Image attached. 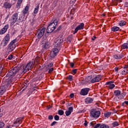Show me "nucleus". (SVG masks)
Masks as SVG:
<instances>
[{"label":"nucleus","instance_id":"nucleus-41","mask_svg":"<svg viewBox=\"0 0 128 128\" xmlns=\"http://www.w3.org/2000/svg\"><path fill=\"white\" fill-rule=\"evenodd\" d=\"M65 114H66V116H70L72 114V112L68 111V110L65 112Z\"/></svg>","mask_w":128,"mask_h":128},{"label":"nucleus","instance_id":"nucleus-58","mask_svg":"<svg viewBox=\"0 0 128 128\" xmlns=\"http://www.w3.org/2000/svg\"><path fill=\"white\" fill-rule=\"evenodd\" d=\"M125 5L126 7L128 8V2H126Z\"/></svg>","mask_w":128,"mask_h":128},{"label":"nucleus","instance_id":"nucleus-47","mask_svg":"<svg viewBox=\"0 0 128 128\" xmlns=\"http://www.w3.org/2000/svg\"><path fill=\"white\" fill-rule=\"evenodd\" d=\"M12 58H14V56H12V54H10L8 56V59L10 60H12Z\"/></svg>","mask_w":128,"mask_h":128},{"label":"nucleus","instance_id":"nucleus-3","mask_svg":"<svg viewBox=\"0 0 128 128\" xmlns=\"http://www.w3.org/2000/svg\"><path fill=\"white\" fill-rule=\"evenodd\" d=\"M7 84L4 86H2L0 88V96H2L4 92L6 91V90H10V84H12V80H7Z\"/></svg>","mask_w":128,"mask_h":128},{"label":"nucleus","instance_id":"nucleus-18","mask_svg":"<svg viewBox=\"0 0 128 128\" xmlns=\"http://www.w3.org/2000/svg\"><path fill=\"white\" fill-rule=\"evenodd\" d=\"M121 48H122V50L128 49V40L126 42L124 43L121 45Z\"/></svg>","mask_w":128,"mask_h":128},{"label":"nucleus","instance_id":"nucleus-49","mask_svg":"<svg viewBox=\"0 0 128 128\" xmlns=\"http://www.w3.org/2000/svg\"><path fill=\"white\" fill-rule=\"evenodd\" d=\"M58 122L54 121L51 124V126H55L56 124H57Z\"/></svg>","mask_w":128,"mask_h":128},{"label":"nucleus","instance_id":"nucleus-7","mask_svg":"<svg viewBox=\"0 0 128 128\" xmlns=\"http://www.w3.org/2000/svg\"><path fill=\"white\" fill-rule=\"evenodd\" d=\"M16 39L12 40L8 44V50L10 52H12L16 48Z\"/></svg>","mask_w":128,"mask_h":128},{"label":"nucleus","instance_id":"nucleus-63","mask_svg":"<svg viewBox=\"0 0 128 128\" xmlns=\"http://www.w3.org/2000/svg\"><path fill=\"white\" fill-rule=\"evenodd\" d=\"M120 0V2H122V0Z\"/></svg>","mask_w":128,"mask_h":128},{"label":"nucleus","instance_id":"nucleus-31","mask_svg":"<svg viewBox=\"0 0 128 128\" xmlns=\"http://www.w3.org/2000/svg\"><path fill=\"white\" fill-rule=\"evenodd\" d=\"M32 62V65L34 64V66H36V64H40V61L38 60L35 59L34 62Z\"/></svg>","mask_w":128,"mask_h":128},{"label":"nucleus","instance_id":"nucleus-55","mask_svg":"<svg viewBox=\"0 0 128 128\" xmlns=\"http://www.w3.org/2000/svg\"><path fill=\"white\" fill-rule=\"evenodd\" d=\"M115 58H116V60H120V58L118 56H114Z\"/></svg>","mask_w":128,"mask_h":128},{"label":"nucleus","instance_id":"nucleus-61","mask_svg":"<svg viewBox=\"0 0 128 128\" xmlns=\"http://www.w3.org/2000/svg\"><path fill=\"white\" fill-rule=\"evenodd\" d=\"M9 16V15H8L7 16H6V18H8Z\"/></svg>","mask_w":128,"mask_h":128},{"label":"nucleus","instance_id":"nucleus-52","mask_svg":"<svg viewBox=\"0 0 128 128\" xmlns=\"http://www.w3.org/2000/svg\"><path fill=\"white\" fill-rule=\"evenodd\" d=\"M74 94H70V98H74Z\"/></svg>","mask_w":128,"mask_h":128},{"label":"nucleus","instance_id":"nucleus-22","mask_svg":"<svg viewBox=\"0 0 128 128\" xmlns=\"http://www.w3.org/2000/svg\"><path fill=\"white\" fill-rule=\"evenodd\" d=\"M121 94L120 90H116L114 92V94L116 96H120Z\"/></svg>","mask_w":128,"mask_h":128},{"label":"nucleus","instance_id":"nucleus-6","mask_svg":"<svg viewBox=\"0 0 128 128\" xmlns=\"http://www.w3.org/2000/svg\"><path fill=\"white\" fill-rule=\"evenodd\" d=\"M62 38H56L54 40L53 46L54 48H59L60 46H62Z\"/></svg>","mask_w":128,"mask_h":128},{"label":"nucleus","instance_id":"nucleus-59","mask_svg":"<svg viewBox=\"0 0 128 128\" xmlns=\"http://www.w3.org/2000/svg\"><path fill=\"white\" fill-rule=\"evenodd\" d=\"M69 38H68V41L69 42H72V39H68Z\"/></svg>","mask_w":128,"mask_h":128},{"label":"nucleus","instance_id":"nucleus-48","mask_svg":"<svg viewBox=\"0 0 128 128\" xmlns=\"http://www.w3.org/2000/svg\"><path fill=\"white\" fill-rule=\"evenodd\" d=\"M70 66L72 68L74 66V62H70Z\"/></svg>","mask_w":128,"mask_h":128},{"label":"nucleus","instance_id":"nucleus-15","mask_svg":"<svg viewBox=\"0 0 128 128\" xmlns=\"http://www.w3.org/2000/svg\"><path fill=\"white\" fill-rule=\"evenodd\" d=\"M8 24H7L4 26V27L0 30V34H6L8 29Z\"/></svg>","mask_w":128,"mask_h":128},{"label":"nucleus","instance_id":"nucleus-13","mask_svg":"<svg viewBox=\"0 0 128 128\" xmlns=\"http://www.w3.org/2000/svg\"><path fill=\"white\" fill-rule=\"evenodd\" d=\"M90 88H82L80 91V94L82 96H86L88 94V92H90Z\"/></svg>","mask_w":128,"mask_h":128},{"label":"nucleus","instance_id":"nucleus-34","mask_svg":"<svg viewBox=\"0 0 128 128\" xmlns=\"http://www.w3.org/2000/svg\"><path fill=\"white\" fill-rule=\"evenodd\" d=\"M90 126H93L94 128V126H95V124H96V121H92L90 123Z\"/></svg>","mask_w":128,"mask_h":128},{"label":"nucleus","instance_id":"nucleus-24","mask_svg":"<svg viewBox=\"0 0 128 128\" xmlns=\"http://www.w3.org/2000/svg\"><path fill=\"white\" fill-rule=\"evenodd\" d=\"M22 0H18L16 4L17 8H20V6L22 4Z\"/></svg>","mask_w":128,"mask_h":128},{"label":"nucleus","instance_id":"nucleus-28","mask_svg":"<svg viewBox=\"0 0 128 128\" xmlns=\"http://www.w3.org/2000/svg\"><path fill=\"white\" fill-rule=\"evenodd\" d=\"M112 115V112H108L104 113V116L105 118H110Z\"/></svg>","mask_w":128,"mask_h":128},{"label":"nucleus","instance_id":"nucleus-36","mask_svg":"<svg viewBox=\"0 0 128 128\" xmlns=\"http://www.w3.org/2000/svg\"><path fill=\"white\" fill-rule=\"evenodd\" d=\"M38 8H39L38 6H36V8H34V14H38Z\"/></svg>","mask_w":128,"mask_h":128},{"label":"nucleus","instance_id":"nucleus-33","mask_svg":"<svg viewBox=\"0 0 128 128\" xmlns=\"http://www.w3.org/2000/svg\"><path fill=\"white\" fill-rule=\"evenodd\" d=\"M128 69H125L122 72V74H128Z\"/></svg>","mask_w":128,"mask_h":128},{"label":"nucleus","instance_id":"nucleus-16","mask_svg":"<svg viewBox=\"0 0 128 128\" xmlns=\"http://www.w3.org/2000/svg\"><path fill=\"white\" fill-rule=\"evenodd\" d=\"M42 48L43 50H48L50 48V43L46 41H44L42 44Z\"/></svg>","mask_w":128,"mask_h":128},{"label":"nucleus","instance_id":"nucleus-19","mask_svg":"<svg viewBox=\"0 0 128 128\" xmlns=\"http://www.w3.org/2000/svg\"><path fill=\"white\" fill-rule=\"evenodd\" d=\"M4 6L5 8H12V4L8 2H6L4 4Z\"/></svg>","mask_w":128,"mask_h":128},{"label":"nucleus","instance_id":"nucleus-60","mask_svg":"<svg viewBox=\"0 0 128 128\" xmlns=\"http://www.w3.org/2000/svg\"><path fill=\"white\" fill-rule=\"evenodd\" d=\"M75 10H76V9H74V8H72V10H71V12H75Z\"/></svg>","mask_w":128,"mask_h":128},{"label":"nucleus","instance_id":"nucleus-5","mask_svg":"<svg viewBox=\"0 0 128 128\" xmlns=\"http://www.w3.org/2000/svg\"><path fill=\"white\" fill-rule=\"evenodd\" d=\"M60 52V50L56 47H54L50 53V58H56Z\"/></svg>","mask_w":128,"mask_h":128},{"label":"nucleus","instance_id":"nucleus-44","mask_svg":"<svg viewBox=\"0 0 128 128\" xmlns=\"http://www.w3.org/2000/svg\"><path fill=\"white\" fill-rule=\"evenodd\" d=\"M48 74H52V72H54V68H52L50 69H48Z\"/></svg>","mask_w":128,"mask_h":128},{"label":"nucleus","instance_id":"nucleus-2","mask_svg":"<svg viewBox=\"0 0 128 128\" xmlns=\"http://www.w3.org/2000/svg\"><path fill=\"white\" fill-rule=\"evenodd\" d=\"M56 26H58V20H54V22L50 23L48 26L46 30V33L50 34V32H52L56 30Z\"/></svg>","mask_w":128,"mask_h":128},{"label":"nucleus","instance_id":"nucleus-42","mask_svg":"<svg viewBox=\"0 0 128 128\" xmlns=\"http://www.w3.org/2000/svg\"><path fill=\"white\" fill-rule=\"evenodd\" d=\"M67 78L68 79L70 82H72V76H68L67 77Z\"/></svg>","mask_w":128,"mask_h":128},{"label":"nucleus","instance_id":"nucleus-50","mask_svg":"<svg viewBox=\"0 0 128 128\" xmlns=\"http://www.w3.org/2000/svg\"><path fill=\"white\" fill-rule=\"evenodd\" d=\"M77 70L76 69H74L72 70V74H76V72H77Z\"/></svg>","mask_w":128,"mask_h":128},{"label":"nucleus","instance_id":"nucleus-51","mask_svg":"<svg viewBox=\"0 0 128 128\" xmlns=\"http://www.w3.org/2000/svg\"><path fill=\"white\" fill-rule=\"evenodd\" d=\"M52 118H54V116H52L50 115L48 116V120H52Z\"/></svg>","mask_w":128,"mask_h":128},{"label":"nucleus","instance_id":"nucleus-4","mask_svg":"<svg viewBox=\"0 0 128 128\" xmlns=\"http://www.w3.org/2000/svg\"><path fill=\"white\" fill-rule=\"evenodd\" d=\"M18 20H20V17L18 18V14L16 12L12 14L9 22H10L11 24H14Z\"/></svg>","mask_w":128,"mask_h":128},{"label":"nucleus","instance_id":"nucleus-27","mask_svg":"<svg viewBox=\"0 0 128 128\" xmlns=\"http://www.w3.org/2000/svg\"><path fill=\"white\" fill-rule=\"evenodd\" d=\"M4 40L8 42H10V34H8L4 38Z\"/></svg>","mask_w":128,"mask_h":128},{"label":"nucleus","instance_id":"nucleus-54","mask_svg":"<svg viewBox=\"0 0 128 128\" xmlns=\"http://www.w3.org/2000/svg\"><path fill=\"white\" fill-rule=\"evenodd\" d=\"M114 70H115V72H118V67L115 68H114Z\"/></svg>","mask_w":128,"mask_h":128},{"label":"nucleus","instance_id":"nucleus-40","mask_svg":"<svg viewBox=\"0 0 128 128\" xmlns=\"http://www.w3.org/2000/svg\"><path fill=\"white\" fill-rule=\"evenodd\" d=\"M64 110H59L58 111V114H60V116H62V114H64Z\"/></svg>","mask_w":128,"mask_h":128},{"label":"nucleus","instance_id":"nucleus-23","mask_svg":"<svg viewBox=\"0 0 128 128\" xmlns=\"http://www.w3.org/2000/svg\"><path fill=\"white\" fill-rule=\"evenodd\" d=\"M112 32H118L120 30V28L116 26H114L112 28H111Z\"/></svg>","mask_w":128,"mask_h":128},{"label":"nucleus","instance_id":"nucleus-14","mask_svg":"<svg viewBox=\"0 0 128 128\" xmlns=\"http://www.w3.org/2000/svg\"><path fill=\"white\" fill-rule=\"evenodd\" d=\"M100 80V75H98L91 80L90 82L92 84H94V82H98Z\"/></svg>","mask_w":128,"mask_h":128},{"label":"nucleus","instance_id":"nucleus-46","mask_svg":"<svg viewBox=\"0 0 128 128\" xmlns=\"http://www.w3.org/2000/svg\"><path fill=\"white\" fill-rule=\"evenodd\" d=\"M68 110L69 112H73V110H74V108H72V106L70 107V108H68Z\"/></svg>","mask_w":128,"mask_h":128},{"label":"nucleus","instance_id":"nucleus-57","mask_svg":"<svg viewBox=\"0 0 128 128\" xmlns=\"http://www.w3.org/2000/svg\"><path fill=\"white\" fill-rule=\"evenodd\" d=\"M94 38H96V36H94L93 38H92V40H94Z\"/></svg>","mask_w":128,"mask_h":128},{"label":"nucleus","instance_id":"nucleus-21","mask_svg":"<svg viewBox=\"0 0 128 128\" xmlns=\"http://www.w3.org/2000/svg\"><path fill=\"white\" fill-rule=\"evenodd\" d=\"M94 102V99L91 98H87L85 99V102L86 104H92Z\"/></svg>","mask_w":128,"mask_h":128},{"label":"nucleus","instance_id":"nucleus-12","mask_svg":"<svg viewBox=\"0 0 128 128\" xmlns=\"http://www.w3.org/2000/svg\"><path fill=\"white\" fill-rule=\"evenodd\" d=\"M40 32H39L38 38H40L42 36H44V32L46 30V28L42 26L40 28Z\"/></svg>","mask_w":128,"mask_h":128},{"label":"nucleus","instance_id":"nucleus-62","mask_svg":"<svg viewBox=\"0 0 128 128\" xmlns=\"http://www.w3.org/2000/svg\"><path fill=\"white\" fill-rule=\"evenodd\" d=\"M74 13H72V16H74Z\"/></svg>","mask_w":128,"mask_h":128},{"label":"nucleus","instance_id":"nucleus-11","mask_svg":"<svg viewBox=\"0 0 128 128\" xmlns=\"http://www.w3.org/2000/svg\"><path fill=\"white\" fill-rule=\"evenodd\" d=\"M114 82L113 80H111L106 82V85L108 86L107 88H108L109 90H112V88H114L116 87V85H114V84H113Z\"/></svg>","mask_w":128,"mask_h":128},{"label":"nucleus","instance_id":"nucleus-26","mask_svg":"<svg viewBox=\"0 0 128 128\" xmlns=\"http://www.w3.org/2000/svg\"><path fill=\"white\" fill-rule=\"evenodd\" d=\"M8 42H7L4 39H3L1 42V44H2V46H6L8 45Z\"/></svg>","mask_w":128,"mask_h":128},{"label":"nucleus","instance_id":"nucleus-10","mask_svg":"<svg viewBox=\"0 0 128 128\" xmlns=\"http://www.w3.org/2000/svg\"><path fill=\"white\" fill-rule=\"evenodd\" d=\"M84 24L82 22L80 23V24L78 25L75 28L73 32V34H76L78 30H84Z\"/></svg>","mask_w":128,"mask_h":128},{"label":"nucleus","instance_id":"nucleus-17","mask_svg":"<svg viewBox=\"0 0 128 128\" xmlns=\"http://www.w3.org/2000/svg\"><path fill=\"white\" fill-rule=\"evenodd\" d=\"M126 94L124 92L122 93V94H120V95L118 96V98L116 97L114 98V100H122L123 98H124V96H126Z\"/></svg>","mask_w":128,"mask_h":128},{"label":"nucleus","instance_id":"nucleus-53","mask_svg":"<svg viewBox=\"0 0 128 128\" xmlns=\"http://www.w3.org/2000/svg\"><path fill=\"white\" fill-rule=\"evenodd\" d=\"M124 70H128V65H125L124 67Z\"/></svg>","mask_w":128,"mask_h":128},{"label":"nucleus","instance_id":"nucleus-1","mask_svg":"<svg viewBox=\"0 0 128 128\" xmlns=\"http://www.w3.org/2000/svg\"><path fill=\"white\" fill-rule=\"evenodd\" d=\"M34 62H28L26 66H24L22 68L19 69L18 67L16 66L14 68H12L6 74L8 78H12V76H14L16 74V72H21V74H26V72H28L32 68Z\"/></svg>","mask_w":128,"mask_h":128},{"label":"nucleus","instance_id":"nucleus-29","mask_svg":"<svg viewBox=\"0 0 128 128\" xmlns=\"http://www.w3.org/2000/svg\"><path fill=\"white\" fill-rule=\"evenodd\" d=\"M54 66V64L52 63H50L48 65H47L46 68V70H48L50 68H52Z\"/></svg>","mask_w":128,"mask_h":128},{"label":"nucleus","instance_id":"nucleus-20","mask_svg":"<svg viewBox=\"0 0 128 128\" xmlns=\"http://www.w3.org/2000/svg\"><path fill=\"white\" fill-rule=\"evenodd\" d=\"M29 10H30V8H28V6H26L22 10L23 14H24V16H25V14H28Z\"/></svg>","mask_w":128,"mask_h":128},{"label":"nucleus","instance_id":"nucleus-30","mask_svg":"<svg viewBox=\"0 0 128 128\" xmlns=\"http://www.w3.org/2000/svg\"><path fill=\"white\" fill-rule=\"evenodd\" d=\"M4 64L2 63L0 64V76L2 74V68H4Z\"/></svg>","mask_w":128,"mask_h":128},{"label":"nucleus","instance_id":"nucleus-39","mask_svg":"<svg viewBox=\"0 0 128 128\" xmlns=\"http://www.w3.org/2000/svg\"><path fill=\"white\" fill-rule=\"evenodd\" d=\"M4 123L2 122H0V128H4Z\"/></svg>","mask_w":128,"mask_h":128},{"label":"nucleus","instance_id":"nucleus-8","mask_svg":"<svg viewBox=\"0 0 128 128\" xmlns=\"http://www.w3.org/2000/svg\"><path fill=\"white\" fill-rule=\"evenodd\" d=\"M24 116H22L17 118L16 120L12 124V126H18L22 122V120H24Z\"/></svg>","mask_w":128,"mask_h":128},{"label":"nucleus","instance_id":"nucleus-35","mask_svg":"<svg viewBox=\"0 0 128 128\" xmlns=\"http://www.w3.org/2000/svg\"><path fill=\"white\" fill-rule=\"evenodd\" d=\"M112 126L114 127L118 126V122H114L112 124Z\"/></svg>","mask_w":128,"mask_h":128},{"label":"nucleus","instance_id":"nucleus-25","mask_svg":"<svg viewBox=\"0 0 128 128\" xmlns=\"http://www.w3.org/2000/svg\"><path fill=\"white\" fill-rule=\"evenodd\" d=\"M126 22L125 20H122L119 22V26H126Z\"/></svg>","mask_w":128,"mask_h":128},{"label":"nucleus","instance_id":"nucleus-45","mask_svg":"<svg viewBox=\"0 0 128 128\" xmlns=\"http://www.w3.org/2000/svg\"><path fill=\"white\" fill-rule=\"evenodd\" d=\"M88 122L86 120H85L84 123V126H88Z\"/></svg>","mask_w":128,"mask_h":128},{"label":"nucleus","instance_id":"nucleus-32","mask_svg":"<svg viewBox=\"0 0 128 128\" xmlns=\"http://www.w3.org/2000/svg\"><path fill=\"white\" fill-rule=\"evenodd\" d=\"M102 126V124L98 123V124H95L94 126V128H101Z\"/></svg>","mask_w":128,"mask_h":128},{"label":"nucleus","instance_id":"nucleus-9","mask_svg":"<svg viewBox=\"0 0 128 128\" xmlns=\"http://www.w3.org/2000/svg\"><path fill=\"white\" fill-rule=\"evenodd\" d=\"M90 114L94 118H98L100 116V112L96 110H92L90 112Z\"/></svg>","mask_w":128,"mask_h":128},{"label":"nucleus","instance_id":"nucleus-64","mask_svg":"<svg viewBox=\"0 0 128 128\" xmlns=\"http://www.w3.org/2000/svg\"><path fill=\"white\" fill-rule=\"evenodd\" d=\"M7 0V1H8V0Z\"/></svg>","mask_w":128,"mask_h":128},{"label":"nucleus","instance_id":"nucleus-43","mask_svg":"<svg viewBox=\"0 0 128 128\" xmlns=\"http://www.w3.org/2000/svg\"><path fill=\"white\" fill-rule=\"evenodd\" d=\"M54 118L55 120H60V116H58V115H56L54 116Z\"/></svg>","mask_w":128,"mask_h":128},{"label":"nucleus","instance_id":"nucleus-56","mask_svg":"<svg viewBox=\"0 0 128 128\" xmlns=\"http://www.w3.org/2000/svg\"><path fill=\"white\" fill-rule=\"evenodd\" d=\"M123 104L128 105V101H124Z\"/></svg>","mask_w":128,"mask_h":128},{"label":"nucleus","instance_id":"nucleus-38","mask_svg":"<svg viewBox=\"0 0 128 128\" xmlns=\"http://www.w3.org/2000/svg\"><path fill=\"white\" fill-rule=\"evenodd\" d=\"M92 76H88V77H87V78H86L87 82H90L92 80Z\"/></svg>","mask_w":128,"mask_h":128},{"label":"nucleus","instance_id":"nucleus-37","mask_svg":"<svg viewBox=\"0 0 128 128\" xmlns=\"http://www.w3.org/2000/svg\"><path fill=\"white\" fill-rule=\"evenodd\" d=\"M101 128H110V126H108L106 124H102Z\"/></svg>","mask_w":128,"mask_h":128}]
</instances>
